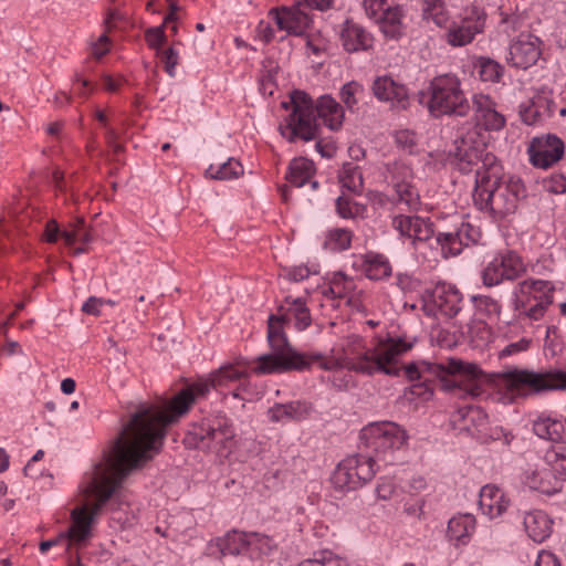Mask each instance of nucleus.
I'll use <instances>...</instances> for the list:
<instances>
[{
    "label": "nucleus",
    "mask_w": 566,
    "mask_h": 566,
    "mask_svg": "<svg viewBox=\"0 0 566 566\" xmlns=\"http://www.w3.org/2000/svg\"><path fill=\"white\" fill-rule=\"evenodd\" d=\"M387 0H363V6L368 18H377L385 10L384 4Z\"/></svg>",
    "instance_id": "nucleus-55"
},
{
    "label": "nucleus",
    "mask_w": 566,
    "mask_h": 566,
    "mask_svg": "<svg viewBox=\"0 0 566 566\" xmlns=\"http://www.w3.org/2000/svg\"><path fill=\"white\" fill-rule=\"evenodd\" d=\"M522 482L531 490L552 495L562 490V483L551 469L547 459L541 463L528 465L522 475Z\"/></svg>",
    "instance_id": "nucleus-18"
},
{
    "label": "nucleus",
    "mask_w": 566,
    "mask_h": 566,
    "mask_svg": "<svg viewBox=\"0 0 566 566\" xmlns=\"http://www.w3.org/2000/svg\"><path fill=\"white\" fill-rule=\"evenodd\" d=\"M523 523L527 535L536 543L544 542L552 533L553 521L543 511L526 513Z\"/></svg>",
    "instance_id": "nucleus-28"
},
{
    "label": "nucleus",
    "mask_w": 566,
    "mask_h": 566,
    "mask_svg": "<svg viewBox=\"0 0 566 566\" xmlns=\"http://www.w3.org/2000/svg\"><path fill=\"white\" fill-rule=\"evenodd\" d=\"M212 388L211 375L181 390L165 407L142 403L130 415L120 433L113 441L111 451L127 471L142 469L163 447L166 427L186 413L196 397L206 396Z\"/></svg>",
    "instance_id": "nucleus-2"
},
{
    "label": "nucleus",
    "mask_w": 566,
    "mask_h": 566,
    "mask_svg": "<svg viewBox=\"0 0 566 566\" xmlns=\"http://www.w3.org/2000/svg\"><path fill=\"white\" fill-rule=\"evenodd\" d=\"M310 270L306 266H295L287 272V277L291 281L298 282L308 277Z\"/></svg>",
    "instance_id": "nucleus-63"
},
{
    "label": "nucleus",
    "mask_w": 566,
    "mask_h": 566,
    "mask_svg": "<svg viewBox=\"0 0 566 566\" xmlns=\"http://www.w3.org/2000/svg\"><path fill=\"white\" fill-rule=\"evenodd\" d=\"M365 272L368 279L381 280L391 274V265L384 255L376 254L367 261Z\"/></svg>",
    "instance_id": "nucleus-41"
},
{
    "label": "nucleus",
    "mask_w": 566,
    "mask_h": 566,
    "mask_svg": "<svg viewBox=\"0 0 566 566\" xmlns=\"http://www.w3.org/2000/svg\"><path fill=\"white\" fill-rule=\"evenodd\" d=\"M554 285L544 280H525L516 286L513 293L512 306L515 317L541 319L554 301Z\"/></svg>",
    "instance_id": "nucleus-9"
},
{
    "label": "nucleus",
    "mask_w": 566,
    "mask_h": 566,
    "mask_svg": "<svg viewBox=\"0 0 566 566\" xmlns=\"http://www.w3.org/2000/svg\"><path fill=\"white\" fill-rule=\"evenodd\" d=\"M234 436L231 423L226 418H218L193 426L188 434V442L196 448L208 449L220 457H227L234 447Z\"/></svg>",
    "instance_id": "nucleus-11"
},
{
    "label": "nucleus",
    "mask_w": 566,
    "mask_h": 566,
    "mask_svg": "<svg viewBox=\"0 0 566 566\" xmlns=\"http://www.w3.org/2000/svg\"><path fill=\"white\" fill-rule=\"evenodd\" d=\"M293 112L289 116L286 126L281 127V134L289 142L301 138L305 142L314 140L319 136V123L331 130L342 127L344 120L343 107L329 95L321 96L316 104L302 91L291 94Z\"/></svg>",
    "instance_id": "nucleus-5"
},
{
    "label": "nucleus",
    "mask_w": 566,
    "mask_h": 566,
    "mask_svg": "<svg viewBox=\"0 0 566 566\" xmlns=\"http://www.w3.org/2000/svg\"><path fill=\"white\" fill-rule=\"evenodd\" d=\"M535 566H560V564L553 553L543 551L538 554Z\"/></svg>",
    "instance_id": "nucleus-60"
},
{
    "label": "nucleus",
    "mask_w": 566,
    "mask_h": 566,
    "mask_svg": "<svg viewBox=\"0 0 566 566\" xmlns=\"http://www.w3.org/2000/svg\"><path fill=\"white\" fill-rule=\"evenodd\" d=\"M546 459L559 482H566V447L553 448L547 451Z\"/></svg>",
    "instance_id": "nucleus-44"
},
{
    "label": "nucleus",
    "mask_w": 566,
    "mask_h": 566,
    "mask_svg": "<svg viewBox=\"0 0 566 566\" xmlns=\"http://www.w3.org/2000/svg\"><path fill=\"white\" fill-rule=\"evenodd\" d=\"M336 209L342 218H353L358 212V206L353 203L350 198L340 196L336 200Z\"/></svg>",
    "instance_id": "nucleus-53"
},
{
    "label": "nucleus",
    "mask_w": 566,
    "mask_h": 566,
    "mask_svg": "<svg viewBox=\"0 0 566 566\" xmlns=\"http://www.w3.org/2000/svg\"><path fill=\"white\" fill-rule=\"evenodd\" d=\"M428 92L427 107L433 117H467L472 112L471 101L462 90L461 80L453 73L434 76Z\"/></svg>",
    "instance_id": "nucleus-7"
},
{
    "label": "nucleus",
    "mask_w": 566,
    "mask_h": 566,
    "mask_svg": "<svg viewBox=\"0 0 566 566\" xmlns=\"http://www.w3.org/2000/svg\"><path fill=\"white\" fill-rule=\"evenodd\" d=\"M471 106L476 127L488 132H499L505 126V117L496 111L495 103L488 95H474Z\"/></svg>",
    "instance_id": "nucleus-21"
},
{
    "label": "nucleus",
    "mask_w": 566,
    "mask_h": 566,
    "mask_svg": "<svg viewBox=\"0 0 566 566\" xmlns=\"http://www.w3.org/2000/svg\"><path fill=\"white\" fill-rule=\"evenodd\" d=\"M525 271V265L515 252L495 255L482 272L483 284L492 287L503 281H513Z\"/></svg>",
    "instance_id": "nucleus-14"
},
{
    "label": "nucleus",
    "mask_w": 566,
    "mask_h": 566,
    "mask_svg": "<svg viewBox=\"0 0 566 566\" xmlns=\"http://www.w3.org/2000/svg\"><path fill=\"white\" fill-rule=\"evenodd\" d=\"M392 228L412 241H427L433 234L432 224L418 216L399 213L392 217Z\"/></svg>",
    "instance_id": "nucleus-23"
},
{
    "label": "nucleus",
    "mask_w": 566,
    "mask_h": 566,
    "mask_svg": "<svg viewBox=\"0 0 566 566\" xmlns=\"http://www.w3.org/2000/svg\"><path fill=\"white\" fill-rule=\"evenodd\" d=\"M248 553L253 555L269 554L274 547V542L266 535L260 533H249Z\"/></svg>",
    "instance_id": "nucleus-47"
},
{
    "label": "nucleus",
    "mask_w": 566,
    "mask_h": 566,
    "mask_svg": "<svg viewBox=\"0 0 566 566\" xmlns=\"http://www.w3.org/2000/svg\"><path fill=\"white\" fill-rule=\"evenodd\" d=\"M126 465L117 461V457L109 451L104 460L94 465L92 473L87 478L83 493L86 497H94L95 502L88 506L75 507L71 512L72 525L66 532L60 533L55 538L40 543V552L46 553L51 547L62 543H67V549L73 546L83 545L91 536V527L94 517L99 514L105 503L116 494L124 480L133 473L125 471Z\"/></svg>",
    "instance_id": "nucleus-3"
},
{
    "label": "nucleus",
    "mask_w": 566,
    "mask_h": 566,
    "mask_svg": "<svg viewBox=\"0 0 566 566\" xmlns=\"http://www.w3.org/2000/svg\"><path fill=\"white\" fill-rule=\"evenodd\" d=\"M161 60L167 74L174 77L176 75V65L179 63L178 52L174 48H168L161 52Z\"/></svg>",
    "instance_id": "nucleus-54"
},
{
    "label": "nucleus",
    "mask_w": 566,
    "mask_h": 566,
    "mask_svg": "<svg viewBox=\"0 0 566 566\" xmlns=\"http://www.w3.org/2000/svg\"><path fill=\"white\" fill-rule=\"evenodd\" d=\"M62 238L69 247H72L76 241L88 244L94 240L91 228L85 223L82 217L75 218V220L70 223V229L62 232Z\"/></svg>",
    "instance_id": "nucleus-33"
},
{
    "label": "nucleus",
    "mask_w": 566,
    "mask_h": 566,
    "mask_svg": "<svg viewBox=\"0 0 566 566\" xmlns=\"http://www.w3.org/2000/svg\"><path fill=\"white\" fill-rule=\"evenodd\" d=\"M313 410L312 403L307 401H291L289 403H276L270 408V418L273 421L302 420Z\"/></svg>",
    "instance_id": "nucleus-29"
},
{
    "label": "nucleus",
    "mask_w": 566,
    "mask_h": 566,
    "mask_svg": "<svg viewBox=\"0 0 566 566\" xmlns=\"http://www.w3.org/2000/svg\"><path fill=\"white\" fill-rule=\"evenodd\" d=\"M339 178L343 186L350 191L357 192L363 188V176L357 165L344 164Z\"/></svg>",
    "instance_id": "nucleus-43"
},
{
    "label": "nucleus",
    "mask_w": 566,
    "mask_h": 566,
    "mask_svg": "<svg viewBox=\"0 0 566 566\" xmlns=\"http://www.w3.org/2000/svg\"><path fill=\"white\" fill-rule=\"evenodd\" d=\"M406 431L391 421L373 422L364 427L360 440L373 451L374 461L391 465L399 461L398 453L407 441Z\"/></svg>",
    "instance_id": "nucleus-8"
},
{
    "label": "nucleus",
    "mask_w": 566,
    "mask_h": 566,
    "mask_svg": "<svg viewBox=\"0 0 566 566\" xmlns=\"http://www.w3.org/2000/svg\"><path fill=\"white\" fill-rule=\"evenodd\" d=\"M297 566H348L347 562L331 551H319L312 558L301 562Z\"/></svg>",
    "instance_id": "nucleus-46"
},
{
    "label": "nucleus",
    "mask_w": 566,
    "mask_h": 566,
    "mask_svg": "<svg viewBox=\"0 0 566 566\" xmlns=\"http://www.w3.org/2000/svg\"><path fill=\"white\" fill-rule=\"evenodd\" d=\"M530 344H531L530 339L522 338L518 342L511 343L507 346H505L502 349L501 355L502 356H510V355L518 353V352H524V350H526L530 347Z\"/></svg>",
    "instance_id": "nucleus-58"
},
{
    "label": "nucleus",
    "mask_w": 566,
    "mask_h": 566,
    "mask_svg": "<svg viewBox=\"0 0 566 566\" xmlns=\"http://www.w3.org/2000/svg\"><path fill=\"white\" fill-rule=\"evenodd\" d=\"M364 92L363 85L356 81L348 82L340 90V99L350 111L357 105V95Z\"/></svg>",
    "instance_id": "nucleus-48"
},
{
    "label": "nucleus",
    "mask_w": 566,
    "mask_h": 566,
    "mask_svg": "<svg viewBox=\"0 0 566 566\" xmlns=\"http://www.w3.org/2000/svg\"><path fill=\"white\" fill-rule=\"evenodd\" d=\"M541 54V40L535 35L522 33L510 44L506 60L511 65L526 70L538 61Z\"/></svg>",
    "instance_id": "nucleus-17"
},
{
    "label": "nucleus",
    "mask_w": 566,
    "mask_h": 566,
    "mask_svg": "<svg viewBox=\"0 0 566 566\" xmlns=\"http://www.w3.org/2000/svg\"><path fill=\"white\" fill-rule=\"evenodd\" d=\"M484 11L475 6L468 8L460 23H454L447 32V41L452 46H463L484 30Z\"/></svg>",
    "instance_id": "nucleus-15"
},
{
    "label": "nucleus",
    "mask_w": 566,
    "mask_h": 566,
    "mask_svg": "<svg viewBox=\"0 0 566 566\" xmlns=\"http://www.w3.org/2000/svg\"><path fill=\"white\" fill-rule=\"evenodd\" d=\"M459 231L463 232L462 234V243L463 247H468L470 243L475 242V231L469 223H461V227L458 228Z\"/></svg>",
    "instance_id": "nucleus-62"
},
{
    "label": "nucleus",
    "mask_w": 566,
    "mask_h": 566,
    "mask_svg": "<svg viewBox=\"0 0 566 566\" xmlns=\"http://www.w3.org/2000/svg\"><path fill=\"white\" fill-rule=\"evenodd\" d=\"M256 35L263 42L269 43L274 38V30L270 23L260 21L256 27Z\"/></svg>",
    "instance_id": "nucleus-59"
},
{
    "label": "nucleus",
    "mask_w": 566,
    "mask_h": 566,
    "mask_svg": "<svg viewBox=\"0 0 566 566\" xmlns=\"http://www.w3.org/2000/svg\"><path fill=\"white\" fill-rule=\"evenodd\" d=\"M104 305V300L95 296H91L82 306V311L86 314L98 316L101 311L99 307Z\"/></svg>",
    "instance_id": "nucleus-57"
},
{
    "label": "nucleus",
    "mask_w": 566,
    "mask_h": 566,
    "mask_svg": "<svg viewBox=\"0 0 566 566\" xmlns=\"http://www.w3.org/2000/svg\"><path fill=\"white\" fill-rule=\"evenodd\" d=\"M395 142L399 148L412 154L417 147V136L409 129H401L395 134Z\"/></svg>",
    "instance_id": "nucleus-51"
},
{
    "label": "nucleus",
    "mask_w": 566,
    "mask_h": 566,
    "mask_svg": "<svg viewBox=\"0 0 566 566\" xmlns=\"http://www.w3.org/2000/svg\"><path fill=\"white\" fill-rule=\"evenodd\" d=\"M212 377V388L227 387L230 382L245 378L248 374L237 369L233 365L221 366L218 370L210 374Z\"/></svg>",
    "instance_id": "nucleus-38"
},
{
    "label": "nucleus",
    "mask_w": 566,
    "mask_h": 566,
    "mask_svg": "<svg viewBox=\"0 0 566 566\" xmlns=\"http://www.w3.org/2000/svg\"><path fill=\"white\" fill-rule=\"evenodd\" d=\"M306 9L308 7L298 1L291 7L272 9L270 14H273L280 30H285L289 34L303 35L312 22Z\"/></svg>",
    "instance_id": "nucleus-19"
},
{
    "label": "nucleus",
    "mask_w": 566,
    "mask_h": 566,
    "mask_svg": "<svg viewBox=\"0 0 566 566\" xmlns=\"http://www.w3.org/2000/svg\"><path fill=\"white\" fill-rule=\"evenodd\" d=\"M394 492H395V488L390 482L381 483L376 489L377 496L381 500L391 499Z\"/></svg>",
    "instance_id": "nucleus-64"
},
{
    "label": "nucleus",
    "mask_w": 566,
    "mask_h": 566,
    "mask_svg": "<svg viewBox=\"0 0 566 566\" xmlns=\"http://www.w3.org/2000/svg\"><path fill=\"white\" fill-rule=\"evenodd\" d=\"M286 315H270L268 319V340L271 352L255 358L252 373L256 375L282 374L292 370L303 371L315 361L324 370L346 368L348 370L373 376L382 373L398 376L400 369L396 366L400 355L407 353L412 344L401 338H388L374 348H365L357 339V346L349 349L344 358L324 357L319 353L304 355L296 352L283 333Z\"/></svg>",
    "instance_id": "nucleus-1"
},
{
    "label": "nucleus",
    "mask_w": 566,
    "mask_h": 566,
    "mask_svg": "<svg viewBox=\"0 0 566 566\" xmlns=\"http://www.w3.org/2000/svg\"><path fill=\"white\" fill-rule=\"evenodd\" d=\"M473 525L468 516L453 517L448 523L447 535L450 539L464 543V538L470 535Z\"/></svg>",
    "instance_id": "nucleus-45"
},
{
    "label": "nucleus",
    "mask_w": 566,
    "mask_h": 566,
    "mask_svg": "<svg viewBox=\"0 0 566 566\" xmlns=\"http://www.w3.org/2000/svg\"><path fill=\"white\" fill-rule=\"evenodd\" d=\"M459 416L479 432H482L489 422L486 412L480 407L469 406L462 408L459 410ZM465 428H469V424Z\"/></svg>",
    "instance_id": "nucleus-42"
},
{
    "label": "nucleus",
    "mask_w": 566,
    "mask_h": 566,
    "mask_svg": "<svg viewBox=\"0 0 566 566\" xmlns=\"http://www.w3.org/2000/svg\"><path fill=\"white\" fill-rule=\"evenodd\" d=\"M352 232L347 229L335 228L327 232L324 245L331 251H344L350 247Z\"/></svg>",
    "instance_id": "nucleus-40"
},
{
    "label": "nucleus",
    "mask_w": 566,
    "mask_h": 566,
    "mask_svg": "<svg viewBox=\"0 0 566 566\" xmlns=\"http://www.w3.org/2000/svg\"><path fill=\"white\" fill-rule=\"evenodd\" d=\"M146 42L154 50H159L166 41L164 25L150 28L145 33Z\"/></svg>",
    "instance_id": "nucleus-52"
},
{
    "label": "nucleus",
    "mask_w": 566,
    "mask_h": 566,
    "mask_svg": "<svg viewBox=\"0 0 566 566\" xmlns=\"http://www.w3.org/2000/svg\"><path fill=\"white\" fill-rule=\"evenodd\" d=\"M473 301L478 312L488 315L489 317H499L501 313L500 303L486 295L473 296Z\"/></svg>",
    "instance_id": "nucleus-49"
},
{
    "label": "nucleus",
    "mask_w": 566,
    "mask_h": 566,
    "mask_svg": "<svg viewBox=\"0 0 566 566\" xmlns=\"http://www.w3.org/2000/svg\"><path fill=\"white\" fill-rule=\"evenodd\" d=\"M553 112V103L545 97H538L521 113V116L525 124L534 125L552 116Z\"/></svg>",
    "instance_id": "nucleus-34"
},
{
    "label": "nucleus",
    "mask_w": 566,
    "mask_h": 566,
    "mask_svg": "<svg viewBox=\"0 0 566 566\" xmlns=\"http://www.w3.org/2000/svg\"><path fill=\"white\" fill-rule=\"evenodd\" d=\"M249 533L231 531L208 545V555L222 558L248 553Z\"/></svg>",
    "instance_id": "nucleus-22"
},
{
    "label": "nucleus",
    "mask_w": 566,
    "mask_h": 566,
    "mask_svg": "<svg viewBox=\"0 0 566 566\" xmlns=\"http://www.w3.org/2000/svg\"><path fill=\"white\" fill-rule=\"evenodd\" d=\"M354 462L348 458L343 460L335 469L332 475V483L339 491H350L359 488L358 481L354 475Z\"/></svg>",
    "instance_id": "nucleus-32"
},
{
    "label": "nucleus",
    "mask_w": 566,
    "mask_h": 566,
    "mask_svg": "<svg viewBox=\"0 0 566 566\" xmlns=\"http://www.w3.org/2000/svg\"><path fill=\"white\" fill-rule=\"evenodd\" d=\"M243 174V167L240 161L234 158H229L226 163L214 167L210 165L206 170V175L212 179L227 180L238 178Z\"/></svg>",
    "instance_id": "nucleus-37"
},
{
    "label": "nucleus",
    "mask_w": 566,
    "mask_h": 566,
    "mask_svg": "<svg viewBox=\"0 0 566 566\" xmlns=\"http://www.w3.org/2000/svg\"><path fill=\"white\" fill-rule=\"evenodd\" d=\"M422 302V310L427 316L440 314L452 318L462 308V294L454 285L438 283L431 291L426 292Z\"/></svg>",
    "instance_id": "nucleus-12"
},
{
    "label": "nucleus",
    "mask_w": 566,
    "mask_h": 566,
    "mask_svg": "<svg viewBox=\"0 0 566 566\" xmlns=\"http://www.w3.org/2000/svg\"><path fill=\"white\" fill-rule=\"evenodd\" d=\"M564 149L563 140L555 135L535 137L528 146L530 160L535 167L546 169L562 159Z\"/></svg>",
    "instance_id": "nucleus-16"
},
{
    "label": "nucleus",
    "mask_w": 566,
    "mask_h": 566,
    "mask_svg": "<svg viewBox=\"0 0 566 566\" xmlns=\"http://www.w3.org/2000/svg\"><path fill=\"white\" fill-rule=\"evenodd\" d=\"M449 153L461 165V170H468L470 166L476 165L481 159L479 149L464 137L457 138Z\"/></svg>",
    "instance_id": "nucleus-31"
},
{
    "label": "nucleus",
    "mask_w": 566,
    "mask_h": 566,
    "mask_svg": "<svg viewBox=\"0 0 566 566\" xmlns=\"http://www.w3.org/2000/svg\"><path fill=\"white\" fill-rule=\"evenodd\" d=\"M462 234L463 232L459 231L458 228L447 232H439L437 234V242L441 245L442 252L451 255L461 253L463 249Z\"/></svg>",
    "instance_id": "nucleus-39"
},
{
    "label": "nucleus",
    "mask_w": 566,
    "mask_h": 566,
    "mask_svg": "<svg viewBox=\"0 0 566 566\" xmlns=\"http://www.w3.org/2000/svg\"><path fill=\"white\" fill-rule=\"evenodd\" d=\"M315 172V167L312 160L306 158H295L291 161L286 180L291 186L301 188L306 182H311L313 189H316L318 182L313 180L312 177Z\"/></svg>",
    "instance_id": "nucleus-30"
},
{
    "label": "nucleus",
    "mask_w": 566,
    "mask_h": 566,
    "mask_svg": "<svg viewBox=\"0 0 566 566\" xmlns=\"http://www.w3.org/2000/svg\"><path fill=\"white\" fill-rule=\"evenodd\" d=\"M371 91L378 101L389 103L392 109L405 111L410 105V97L406 86L396 83L389 76L376 77L371 85Z\"/></svg>",
    "instance_id": "nucleus-20"
},
{
    "label": "nucleus",
    "mask_w": 566,
    "mask_h": 566,
    "mask_svg": "<svg viewBox=\"0 0 566 566\" xmlns=\"http://www.w3.org/2000/svg\"><path fill=\"white\" fill-rule=\"evenodd\" d=\"M62 232L63 231L60 230L57 222L51 219L45 224L43 235L48 242L53 243L56 242L59 237H62Z\"/></svg>",
    "instance_id": "nucleus-56"
},
{
    "label": "nucleus",
    "mask_w": 566,
    "mask_h": 566,
    "mask_svg": "<svg viewBox=\"0 0 566 566\" xmlns=\"http://www.w3.org/2000/svg\"><path fill=\"white\" fill-rule=\"evenodd\" d=\"M405 374L411 381L424 379L421 384H415L411 389L413 395L424 400L432 396V389L426 385L429 378L424 377V374L437 377L441 389L452 392L458 398L474 397L480 392L476 380L481 376V369L472 363H463L458 359H450L446 365L422 361L420 365L406 366Z\"/></svg>",
    "instance_id": "nucleus-6"
},
{
    "label": "nucleus",
    "mask_w": 566,
    "mask_h": 566,
    "mask_svg": "<svg viewBox=\"0 0 566 566\" xmlns=\"http://www.w3.org/2000/svg\"><path fill=\"white\" fill-rule=\"evenodd\" d=\"M285 303L290 306L287 307V313L291 314L295 319V327L298 331L306 329L311 323V314L310 310L306 306L305 302L301 297L292 298L291 296L285 297Z\"/></svg>",
    "instance_id": "nucleus-36"
},
{
    "label": "nucleus",
    "mask_w": 566,
    "mask_h": 566,
    "mask_svg": "<svg viewBox=\"0 0 566 566\" xmlns=\"http://www.w3.org/2000/svg\"><path fill=\"white\" fill-rule=\"evenodd\" d=\"M108 38L106 34H103L98 38L97 43L93 45V55L96 59H101L103 55H105L108 52Z\"/></svg>",
    "instance_id": "nucleus-61"
},
{
    "label": "nucleus",
    "mask_w": 566,
    "mask_h": 566,
    "mask_svg": "<svg viewBox=\"0 0 566 566\" xmlns=\"http://www.w3.org/2000/svg\"><path fill=\"white\" fill-rule=\"evenodd\" d=\"M509 500L502 490L495 485H485L481 489L479 495V507L482 513L490 518L500 516L506 511Z\"/></svg>",
    "instance_id": "nucleus-24"
},
{
    "label": "nucleus",
    "mask_w": 566,
    "mask_h": 566,
    "mask_svg": "<svg viewBox=\"0 0 566 566\" xmlns=\"http://www.w3.org/2000/svg\"><path fill=\"white\" fill-rule=\"evenodd\" d=\"M534 433L553 442L566 443V420L552 417H538L533 423Z\"/></svg>",
    "instance_id": "nucleus-27"
},
{
    "label": "nucleus",
    "mask_w": 566,
    "mask_h": 566,
    "mask_svg": "<svg viewBox=\"0 0 566 566\" xmlns=\"http://www.w3.org/2000/svg\"><path fill=\"white\" fill-rule=\"evenodd\" d=\"M349 459L354 462V475L359 486L370 481L375 475V465L379 468L382 463L374 461L373 455H352Z\"/></svg>",
    "instance_id": "nucleus-35"
},
{
    "label": "nucleus",
    "mask_w": 566,
    "mask_h": 566,
    "mask_svg": "<svg viewBox=\"0 0 566 566\" xmlns=\"http://www.w3.org/2000/svg\"><path fill=\"white\" fill-rule=\"evenodd\" d=\"M502 167L494 156L485 155L481 167L476 169L473 201L494 220H502L515 213L520 201L526 197L521 178L504 176Z\"/></svg>",
    "instance_id": "nucleus-4"
},
{
    "label": "nucleus",
    "mask_w": 566,
    "mask_h": 566,
    "mask_svg": "<svg viewBox=\"0 0 566 566\" xmlns=\"http://www.w3.org/2000/svg\"><path fill=\"white\" fill-rule=\"evenodd\" d=\"M480 77L483 82H497L502 75V69L499 63L490 59H481Z\"/></svg>",
    "instance_id": "nucleus-50"
},
{
    "label": "nucleus",
    "mask_w": 566,
    "mask_h": 566,
    "mask_svg": "<svg viewBox=\"0 0 566 566\" xmlns=\"http://www.w3.org/2000/svg\"><path fill=\"white\" fill-rule=\"evenodd\" d=\"M405 14L401 7H388L382 10L374 20L379 24L382 34L388 39L397 40L405 31Z\"/></svg>",
    "instance_id": "nucleus-25"
},
{
    "label": "nucleus",
    "mask_w": 566,
    "mask_h": 566,
    "mask_svg": "<svg viewBox=\"0 0 566 566\" xmlns=\"http://www.w3.org/2000/svg\"><path fill=\"white\" fill-rule=\"evenodd\" d=\"M343 46L347 52L366 51L373 46V36L363 27L346 21L340 33Z\"/></svg>",
    "instance_id": "nucleus-26"
},
{
    "label": "nucleus",
    "mask_w": 566,
    "mask_h": 566,
    "mask_svg": "<svg viewBox=\"0 0 566 566\" xmlns=\"http://www.w3.org/2000/svg\"><path fill=\"white\" fill-rule=\"evenodd\" d=\"M500 386L506 389L512 397L527 396L542 390H566V373L559 370L534 373L514 369L502 374Z\"/></svg>",
    "instance_id": "nucleus-10"
},
{
    "label": "nucleus",
    "mask_w": 566,
    "mask_h": 566,
    "mask_svg": "<svg viewBox=\"0 0 566 566\" xmlns=\"http://www.w3.org/2000/svg\"><path fill=\"white\" fill-rule=\"evenodd\" d=\"M410 177L411 171L408 167L402 164L394 165L390 178L392 193L389 200L401 211H416L420 206L419 192L409 180Z\"/></svg>",
    "instance_id": "nucleus-13"
}]
</instances>
